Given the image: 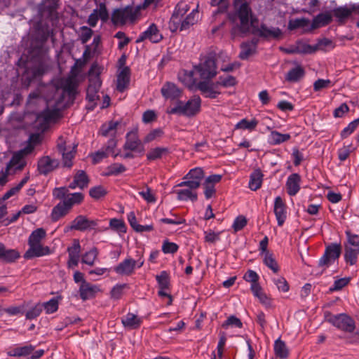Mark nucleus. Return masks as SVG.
<instances>
[{
    "mask_svg": "<svg viewBox=\"0 0 359 359\" xmlns=\"http://www.w3.org/2000/svg\"><path fill=\"white\" fill-rule=\"evenodd\" d=\"M78 83L74 76L61 79L57 86H50V95L46 97L47 107L36 116L34 128L40 132L47 130L60 117V109L72 102L77 93Z\"/></svg>",
    "mask_w": 359,
    "mask_h": 359,
    "instance_id": "1",
    "label": "nucleus"
},
{
    "mask_svg": "<svg viewBox=\"0 0 359 359\" xmlns=\"http://www.w3.org/2000/svg\"><path fill=\"white\" fill-rule=\"evenodd\" d=\"M231 22V36L233 39L249 33L267 39H278L282 35V31L278 27H269L265 24L258 27V20L252 15L246 3L242 4L232 15Z\"/></svg>",
    "mask_w": 359,
    "mask_h": 359,
    "instance_id": "2",
    "label": "nucleus"
},
{
    "mask_svg": "<svg viewBox=\"0 0 359 359\" xmlns=\"http://www.w3.org/2000/svg\"><path fill=\"white\" fill-rule=\"evenodd\" d=\"M189 9V5L186 2L177 4L169 22V29L172 32L188 29L199 20L200 15L197 9L192 10L184 17Z\"/></svg>",
    "mask_w": 359,
    "mask_h": 359,
    "instance_id": "3",
    "label": "nucleus"
},
{
    "mask_svg": "<svg viewBox=\"0 0 359 359\" xmlns=\"http://www.w3.org/2000/svg\"><path fill=\"white\" fill-rule=\"evenodd\" d=\"M202 100L198 95H194L187 102L178 100L175 105L167 109L168 114H177L186 117L195 116L201 111Z\"/></svg>",
    "mask_w": 359,
    "mask_h": 359,
    "instance_id": "4",
    "label": "nucleus"
},
{
    "mask_svg": "<svg viewBox=\"0 0 359 359\" xmlns=\"http://www.w3.org/2000/svg\"><path fill=\"white\" fill-rule=\"evenodd\" d=\"M137 258L136 259L130 257H127L114 267V271L121 276H130L133 274L136 268H141L144 263V259L142 252H137Z\"/></svg>",
    "mask_w": 359,
    "mask_h": 359,
    "instance_id": "5",
    "label": "nucleus"
},
{
    "mask_svg": "<svg viewBox=\"0 0 359 359\" xmlns=\"http://www.w3.org/2000/svg\"><path fill=\"white\" fill-rule=\"evenodd\" d=\"M33 147L29 145L24 149L15 153L8 163L6 171L3 174L6 175L7 177L8 175L15 174L16 172L21 170L26 164V161L24 158L25 155L31 153Z\"/></svg>",
    "mask_w": 359,
    "mask_h": 359,
    "instance_id": "6",
    "label": "nucleus"
},
{
    "mask_svg": "<svg viewBox=\"0 0 359 359\" xmlns=\"http://www.w3.org/2000/svg\"><path fill=\"white\" fill-rule=\"evenodd\" d=\"M123 149L141 155L144 153V143L139 137L137 127L133 128L126 134Z\"/></svg>",
    "mask_w": 359,
    "mask_h": 359,
    "instance_id": "7",
    "label": "nucleus"
},
{
    "mask_svg": "<svg viewBox=\"0 0 359 359\" xmlns=\"http://www.w3.org/2000/svg\"><path fill=\"white\" fill-rule=\"evenodd\" d=\"M63 137H59L57 140V148L62 156V164L64 167L68 168L73 165L72 160L76 153V145L74 144H68Z\"/></svg>",
    "mask_w": 359,
    "mask_h": 359,
    "instance_id": "8",
    "label": "nucleus"
},
{
    "mask_svg": "<svg viewBox=\"0 0 359 359\" xmlns=\"http://www.w3.org/2000/svg\"><path fill=\"white\" fill-rule=\"evenodd\" d=\"M341 245L337 243H332L327 246L323 255L318 261V266L323 269L328 268L337 260L341 255Z\"/></svg>",
    "mask_w": 359,
    "mask_h": 359,
    "instance_id": "9",
    "label": "nucleus"
},
{
    "mask_svg": "<svg viewBox=\"0 0 359 359\" xmlns=\"http://www.w3.org/2000/svg\"><path fill=\"white\" fill-rule=\"evenodd\" d=\"M101 83L102 82L99 75H90L89 76V85L86 93V100L89 102L88 106L89 109H93L96 105V102L99 99L98 92Z\"/></svg>",
    "mask_w": 359,
    "mask_h": 359,
    "instance_id": "10",
    "label": "nucleus"
},
{
    "mask_svg": "<svg viewBox=\"0 0 359 359\" xmlns=\"http://www.w3.org/2000/svg\"><path fill=\"white\" fill-rule=\"evenodd\" d=\"M136 18V12L132 6L116 9L111 15V21L115 25H123L128 22H133Z\"/></svg>",
    "mask_w": 359,
    "mask_h": 359,
    "instance_id": "11",
    "label": "nucleus"
},
{
    "mask_svg": "<svg viewBox=\"0 0 359 359\" xmlns=\"http://www.w3.org/2000/svg\"><path fill=\"white\" fill-rule=\"evenodd\" d=\"M328 321L338 329L347 332H353L355 327L354 320L345 313L331 316Z\"/></svg>",
    "mask_w": 359,
    "mask_h": 359,
    "instance_id": "12",
    "label": "nucleus"
},
{
    "mask_svg": "<svg viewBox=\"0 0 359 359\" xmlns=\"http://www.w3.org/2000/svg\"><path fill=\"white\" fill-rule=\"evenodd\" d=\"M216 64L212 58H208L199 65L194 67V71L198 73L201 79H210L217 74Z\"/></svg>",
    "mask_w": 359,
    "mask_h": 359,
    "instance_id": "13",
    "label": "nucleus"
},
{
    "mask_svg": "<svg viewBox=\"0 0 359 359\" xmlns=\"http://www.w3.org/2000/svg\"><path fill=\"white\" fill-rule=\"evenodd\" d=\"M203 177L204 172L202 168H195L191 169L184 177V179L187 180L180 182L178 184V187H191L192 188H198L201 184V181Z\"/></svg>",
    "mask_w": 359,
    "mask_h": 359,
    "instance_id": "14",
    "label": "nucleus"
},
{
    "mask_svg": "<svg viewBox=\"0 0 359 359\" xmlns=\"http://www.w3.org/2000/svg\"><path fill=\"white\" fill-rule=\"evenodd\" d=\"M116 147V141L114 138L109 140L108 144L101 148L96 152L92 153L90 156L92 158L93 163L94 164L99 163L104 158H107L109 155H112L114 158L118 156V153H116L114 149Z\"/></svg>",
    "mask_w": 359,
    "mask_h": 359,
    "instance_id": "15",
    "label": "nucleus"
},
{
    "mask_svg": "<svg viewBox=\"0 0 359 359\" xmlns=\"http://www.w3.org/2000/svg\"><path fill=\"white\" fill-rule=\"evenodd\" d=\"M222 178V175L215 174L207 177L202 184L203 194L206 199L215 197L216 195L215 185L218 184Z\"/></svg>",
    "mask_w": 359,
    "mask_h": 359,
    "instance_id": "16",
    "label": "nucleus"
},
{
    "mask_svg": "<svg viewBox=\"0 0 359 359\" xmlns=\"http://www.w3.org/2000/svg\"><path fill=\"white\" fill-rule=\"evenodd\" d=\"M29 248L24 255V258L27 259L34 257H40L51 254V250L48 246L41 243L28 244Z\"/></svg>",
    "mask_w": 359,
    "mask_h": 359,
    "instance_id": "17",
    "label": "nucleus"
},
{
    "mask_svg": "<svg viewBox=\"0 0 359 359\" xmlns=\"http://www.w3.org/2000/svg\"><path fill=\"white\" fill-rule=\"evenodd\" d=\"M100 291L99 285L83 281L79 286V293L81 299L86 301L94 298Z\"/></svg>",
    "mask_w": 359,
    "mask_h": 359,
    "instance_id": "18",
    "label": "nucleus"
},
{
    "mask_svg": "<svg viewBox=\"0 0 359 359\" xmlns=\"http://www.w3.org/2000/svg\"><path fill=\"white\" fill-rule=\"evenodd\" d=\"M97 225L95 221L89 220L83 215L77 216L67 227V230L85 231L93 229Z\"/></svg>",
    "mask_w": 359,
    "mask_h": 359,
    "instance_id": "19",
    "label": "nucleus"
},
{
    "mask_svg": "<svg viewBox=\"0 0 359 359\" xmlns=\"http://www.w3.org/2000/svg\"><path fill=\"white\" fill-rule=\"evenodd\" d=\"M273 212L278 225L281 226L287 219V212L286 205L280 196H277L274 199Z\"/></svg>",
    "mask_w": 359,
    "mask_h": 359,
    "instance_id": "20",
    "label": "nucleus"
},
{
    "mask_svg": "<svg viewBox=\"0 0 359 359\" xmlns=\"http://www.w3.org/2000/svg\"><path fill=\"white\" fill-rule=\"evenodd\" d=\"M197 88L206 97L215 98L220 94L217 82L212 83L207 81H200L197 84Z\"/></svg>",
    "mask_w": 359,
    "mask_h": 359,
    "instance_id": "21",
    "label": "nucleus"
},
{
    "mask_svg": "<svg viewBox=\"0 0 359 359\" xmlns=\"http://www.w3.org/2000/svg\"><path fill=\"white\" fill-rule=\"evenodd\" d=\"M163 39L161 34L155 24H151L149 27L139 36L137 42H141L146 39L152 43H158Z\"/></svg>",
    "mask_w": 359,
    "mask_h": 359,
    "instance_id": "22",
    "label": "nucleus"
},
{
    "mask_svg": "<svg viewBox=\"0 0 359 359\" xmlns=\"http://www.w3.org/2000/svg\"><path fill=\"white\" fill-rule=\"evenodd\" d=\"M59 165L58 161L46 156L38 161V170L40 174L47 175L53 171Z\"/></svg>",
    "mask_w": 359,
    "mask_h": 359,
    "instance_id": "23",
    "label": "nucleus"
},
{
    "mask_svg": "<svg viewBox=\"0 0 359 359\" xmlns=\"http://www.w3.org/2000/svg\"><path fill=\"white\" fill-rule=\"evenodd\" d=\"M161 93L167 100H175L181 97V90L173 83L166 82L161 88Z\"/></svg>",
    "mask_w": 359,
    "mask_h": 359,
    "instance_id": "24",
    "label": "nucleus"
},
{
    "mask_svg": "<svg viewBox=\"0 0 359 359\" xmlns=\"http://www.w3.org/2000/svg\"><path fill=\"white\" fill-rule=\"evenodd\" d=\"M301 177L299 174L290 175L286 181L287 192L290 196L296 195L300 189Z\"/></svg>",
    "mask_w": 359,
    "mask_h": 359,
    "instance_id": "25",
    "label": "nucleus"
},
{
    "mask_svg": "<svg viewBox=\"0 0 359 359\" xmlns=\"http://www.w3.org/2000/svg\"><path fill=\"white\" fill-rule=\"evenodd\" d=\"M198 188H192L191 187H185L184 189H181L176 191L177 199L180 201H191L195 202L198 199V194L196 189Z\"/></svg>",
    "mask_w": 359,
    "mask_h": 359,
    "instance_id": "26",
    "label": "nucleus"
},
{
    "mask_svg": "<svg viewBox=\"0 0 359 359\" xmlns=\"http://www.w3.org/2000/svg\"><path fill=\"white\" fill-rule=\"evenodd\" d=\"M121 322L126 328L134 330L140 327L142 318L133 313H128L121 319Z\"/></svg>",
    "mask_w": 359,
    "mask_h": 359,
    "instance_id": "27",
    "label": "nucleus"
},
{
    "mask_svg": "<svg viewBox=\"0 0 359 359\" xmlns=\"http://www.w3.org/2000/svg\"><path fill=\"white\" fill-rule=\"evenodd\" d=\"M257 42V39H252L250 41L243 43L241 45L239 57L242 60H246L253 55L256 51Z\"/></svg>",
    "mask_w": 359,
    "mask_h": 359,
    "instance_id": "28",
    "label": "nucleus"
},
{
    "mask_svg": "<svg viewBox=\"0 0 359 359\" xmlns=\"http://www.w3.org/2000/svg\"><path fill=\"white\" fill-rule=\"evenodd\" d=\"M266 129L270 131V134L268 136V142L271 145H277L285 142H287L290 139V135L288 133L283 134L272 129L267 126Z\"/></svg>",
    "mask_w": 359,
    "mask_h": 359,
    "instance_id": "29",
    "label": "nucleus"
},
{
    "mask_svg": "<svg viewBox=\"0 0 359 359\" xmlns=\"http://www.w3.org/2000/svg\"><path fill=\"white\" fill-rule=\"evenodd\" d=\"M170 153L168 147H156L150 149L146 154L147 159L149 161H154L159 160L163 157L167 156Z\"/></svg>",
    "mask_w": 359,
    "mask_h": 359,
    "instance_id": "30",
    "label": "nucleus"
},
{
    "mask_svg": "<svg viewBox=\"0 0 359 359\" xmlns=\"http://www.w3.org/2000/svg\"><path fill=\"white\" fill-rule=\"evenodd\" d=\"M29 179V175L27 173L22 179V180L15 185L14 187H11L9 190H8L4 196L1 198V201H5L9 198H11L13 196H17L18 194L20 192L21 189L24 187V185L28 182Z\"/></svg>",
    "mask_w": 359,
    "mask_h": 359,
    "instance_id": "31",
    "label": "nucleus"
},
{
    "mask_svg": "<svg viewBox=\"0 0 359 359\" xmlns=\"http://www.w3.org/2000/svg\"><path fill=\"white\" fill-rule=\"evenodd\" d=\"M88 184L87 175L83 170H79L74 175V180L69 184V188L74 189L76 188L83 189Z\"/></svg>",
    "mask_w": 359,
    "mask_h": 359,
    "instance_id": "32",
    "label": "nucleus"
},
{
    "mask_svg": "<svg viewBox=\"0 0 359 359\" xmlns=\"http://www.w3.org/2000/svg\"><path fill=\"white\" fill-rule=\"evenodd\" d=\"M70 210L62 201H60L52 209L50 213L51 219L53 222H56L67 215Z\"/></svg>",
    "mask_w": 359,
    "mask_h": 359,
    "instance_id": "33",
    "label": "nucleus"
},
{
    "mask_svg": "<svg viewBox=\"0 0 359 359\" xmlns=\"http://www.w3.org/2000/svg\"><path fill=\"white\" fill-rule=\"evenodd\" d=\"M130 82V70L128 67L123 68L117 76V90L123 92L128 86Z\"/></svg>",
    "mask_w": 359,
    "mask_h": 359,
    "instance_id": "34",
    "label": "nucleus"
},
{
    "mask_svg": "<svg viewBox=\"0 0 359 359\" xmlns=\"http://www.w3.org/2000/svg\"><path fill=\"white\" fill-rule=\"evenodd\" d=\"M250 290L253 295L259 299L261 304H262L266 307H269L271 306V299L263 291L260 285L250 287Z\"/></svg>",
    "mask_w": 359,
    "mask_h": 359,
    "instance_id": "35",
    "label": "nucleus"
},
{
    "mask_svg": "<svg viewBox=\"0 0 359 359\" xmlns=\"http://www.w3.org/2000/svg\"><path fill=\"white\" fill-rule=\"evenodd\" d=\"M20 257L19 252L13 249H6L0 243V259L6 262H13Z\"/></svg>",
    "mask_w": 359,
    "mask_h": 359,
    "instance_id": "36",
    "label": "nucleus"
},
{
    "mask_svg": "<svg viewBox=\"0 0 359 359\" xmlns=\"http://www.w3.org/2000/svg\"><path fill=\"white\" fill-rule=\"evenodd\" d=\"M83 200V194L80 192L68 193L66 197L62 201L69 209H72L75 205L80 204Z\"/></svg>",
    "mask_w": 359,
    "mask_h": 359,
    "instance_id": "37",
    "label": "nucleus"
},
{
    "mask_svg": "<svg viewBox=\"0 0 359 359\" xmlns=\"http://www.w3.org/2000/svg\"><path fill=\"white\" fill-rule=\"evenodd\" d=\"M304 68L297 65L287 72L285 76V79L289 82L295 83L304 77Z\"/></svg>",
    "mask_w": 359,
    "mask_h": 359,
    "instance_id": "38",
    "label": "nucleus"
},
{
    "mask_svg": "<svg viewBox=\"0 0 359 359\" xmlns=\"http://www.w3.org/2000/svg\"><path fill=\"white\" fill-rule=\"evenodd\" d=\"M359 255V247L345 246L344 258L351 265L356 264Z\"/></svg>",
    "mask_w": 359,
    "mask_h": 359,
    "instance_id": "39",
    "label": "nucleus"
},
{
    "mask_svg": "<svg viewBox=\"0 0 359 359\" xmlns=\"http://www.w3.org/2000/svg\"><path fill=\"white\" fill-rule=\"evenodd\" d=\"M263 175L259 170L254 171L250 177L249 188L252 191L259 189L262 184Z\"/></svg>",
    "mask_w": 359,
    "mask_h": 359,
    "instance_id": "40",
    "label": "nucleus"
},
{
    "mask_svg": "<svg viewBox=\"0 0 359 359\" xmlns=\"http://www.w3.org/2000/svg\"><path fill=\"white\" fill-rule=\"evenodd\" d=\"M332 20L331 15L328 13H320L316 16L311 26V29H316L329 24Z\"/></svg>",
    "mask_w": 359,
    "mask_h": 359,
    "instance_id": "41",
    "label": "nucleus"
},
{
    "mask_svg": "<svg viewBox=\"0 0 359 359\" xmlns=\"http://www.w3.org/2000/svg\"><path fill=\"white\" fill-rule=\"evenodd\" d=\"M274 352L276 355L281 359L287 358L289 354V351L285 343L280 339L275 341Z\"/></svg>",
    "mask_w": 359,
    "mask_h": 359,
    "instance_id": "42",
    "label": "nucleus"
},
{
    "mask_svg": "<svg viewBox=\"0 0 359 359\" xmlns=\"http://www.w3.org/2000/svg\"><path fill=\"white\" fill-rule=\"evenodd\" d=\"M119 125L118 121H110L103 124L100 133L104 137H115L116 134L117 126Z\"/></svg>",
    "mask_w": 359,
    "mask_h": 359,
    "instance_id": "43",
    "label": "nucleus"
},
{
    "mask_svg": "<svg viewBox=\"0 0 359 359\" xmlns=\"http://www.w3.org/2000/svg\"><path fill=\"white\" fill-rule=\"evenodd\" d=\"M46 236V231L43 228H38L33 231L28 238V244L41 243Z\"/></svg>",
    "mask_w": 359,
    "mask_h": 359,
    "instance_id": "44",
    "label": "nucleus"
},
{
    "mask_svg": "<svg viewBox=\"0 0 359 359\" xmlns=\"http://www.w3.org/2000/svg\"><path fill=\"white\" fill-rule=\"evenodd\" d=\"M109 228L120 235L126 233L127 231V227L123 220L116 218H113L109 220Z\"/></svg>",
    "mask_w": 359,
    "mask_h": 359,
    "instance_id": "45",
    "label": "nucleus"
},
{
    "mask_svg": "<svg viewBox=\"0 0 359 359\" xmlns=\"http://www.w3.org/2000/svg\"><path fill=\"white\" fill-rule=\"evenodd\" d=\"M34 349L32 345L24 346L21 347H15L8 351V354L10 356L20 357L29 355Z\"/></svg>",
    "mask_w": 359,
    "mask_h": 359,
    "instance_id": "46",
    "label": "nucleus"
},
{
    "mask_svg": "<svg viewBox=\"0 0 359 359\" xmlns=\"http://www.w3.org/2000/svg\"><path fill=\"white\" fill-rule=\"evenodd\" d=\"M262 257L264 264L273 273H277L279 271L277 262L271 252H266V255H262Z\"/></svg>",
    "mask_w": 359,
    "mask_h": 359,
    "instance_id": "47",
    "label": "nucleus"
},
{
    "mask_svg": "<svg viewBox=\"0 0 359 359\" xmlns=\"http://www.w3.org/2000/svg\"><path fill=\"white\" fill-rule=\"evenodd\" d=\"M309 20L304 18L292 19L289 20L288 29L290 30H294L297 28L305 29L309 25Z\"/></svg>",
    "mask_w": 359,
    "mask_h": 359,
    "instance_id": "48",
    "label": "nucleus"
},
{
    "mask_svg": "<svg viewBox=\"0 0 359 359\" xmlns=\"http://www.w3.org/2000/svg\"><path fill=\"white\" fill-rule=\"evenodd\" d=\"M98 255L97 248H92L86 252L82 257V262L89 266H93Z\"/></svg>",
    "mask_w": 359,
    "mask_h": 359,
    "instance_id": "49",
    "label": "nucleus"
},
{
    "mask_svg": "<svg viewBox=\"0 0 359 359\" xmlns=\"http://www.w3.org/2000/svg\"><path fill=\"white\" fill-rule=\"evenodd\" d=\"M257 124L258 121L255 118H252L250 121H248L246 118H243L236 123L235 129L253 130L255 129Z\"/></svg>",
    "mask_w": 359,
    "mask_h": 359,
    "instance_id": "50",
    "label": "nucleus"
},
{
    "mask_svg": "<svg viewBox=\"0 0 359 359\" xmlns=\"http://www.w3.org/2000/svg\"><path fill=\"white\" fill-rule=\"evenodd\" d=\"M359 125V118H356L348 123L341 132V138H346L351 135Z\"/></svg>",
    "mask_w": 359,
    "mask_h": 359,
    "instance_id": "51",
    "label": "nucleus"
},
{
    "mask_svg": "<svg viewBox=\"0 0 359 359\" xmlns=\"http://www.w3.org/2000/svg\"><path fill=\"white\" fill-rule=\"evenodd\" d=\"M163 135V131L161 128H155L151 130L144 138V143H149L161 138Z\"/></svg>",
    "mask_w": 359,
    "mask_h": 359,
    "instance_id": "52",
    "label": "nucleus"
},
{
    "mask_svg": "<svg viewBox=\"0 0 359 359\" xmlns=\"http://www.w3.org/2000/svg\"><path fill=\"white\" fill-rule=\"evenodd\" d=\"M138 194L143 198L144 201H146L149 203H154L156 201L155 194L153 193L152 190L148 187H147L145 189L140 191Z\"/></svg>",
    "mask_w": 359,
    "mask_h": 359,
    "instance_id": "53",
    "label": "nucleus"
},
{
    "mask_svg": "<svg viewBox=\"0 0 359 359\" xmlns=\"http://www.w3.org/2000/svg\"><path fill=\"white\" fill-rule=\"evenodd\" d=\"M126 167L121 163H113L107 168V175H117L126 171Z\"/></svg>",
    "mask_w": 359,
    "mask_h": 359,
    "instance_id": "54",
    "label": "nucleus"
},
{
    "mask_svg": "<svg viewBox=\"0 0 359 359\" xmlns=\"http://www.w3.org/2000/svg\"><path fill=\"white\" fill-rule=\"evenodd\" d=\"M273 281L280 292H286L289 290V285L283 277L274 278Z\"/></svg>",
    "mask_w": 359,
    "mask_h": 359,
    "instance_id": "55",
    "label": "nucleus"
},
{
    "mask_svg": "<svg viewBox=\"0 0 359 359\" xmlns=\"http://www.w3.org/2000/svg\"><path fill=\"white\" fill-rule=\"evenodd\" d=\"M178 245L172 242H170L168 240L163 241L162 245V251L165 254H174L178 250Z\"/></svg>",
    "mask_w": 359,
    "mask_h": 359,
    "instance_id": "56",
    "label": "nucleus"
},
{
    "mask_svg": "<svg viewBox=\"0 0 359 359\" xmlns=\"http://www.w3.org/2000/svg\"><path fill=\"white\" fill-rule=\"evenodd\" d=\"M156 280L161 289H168L169 286V277L166 271H163L156 276Z\"/></svg>",
    "mask_w": 359,
    "mask_h": 359,
    "instance_id": "57",
    "label": "nucleus"
},
{
    "mask_svg": "<svg viewBox=\"0 0 359 359\" xmlns=\"http://www.w3.org/2000/svg\"><path fill=\"white\" fill-rule=\"evenodd\" d=\"M93 34V31L90 28L83 26L79 30V39L82 43H86L90 40Z\"/></svg>",
    "mask_w": 359,
    "mask_h": 359,
    "instance_id": "58",
    "label": "nucleus"
},
{
    "mask_svg": "<svg viewBox=\"0 0 359 359\" xmlns=\"http://www.w3.org/2000/svg\"><path fill=\"white\" fill-rule=\"evenodd\" d=\"M47 313H53L58 309V301L56 298H52L49 301L45 302L43 306Z\"/></svg>",
    "mask_w": 359,
    "mask_h": 359,
    "instance_id": "59",
    "label": "nucleus"
},
{
    "mask_svg": "<svg viewBox=\"0 0 359 359\" xmlns=\"http://www.w3.org/2000/svg\"><path fill=\"white\" fill-rule=\"evenodd\" d=\"M229 326L241 328L243 323L239 318L234 316H229L227 320L222 324V327L227 329Z\"/></svg>",
    "mask_w": 359,
    "mask_h": 359,
    "instance_id": "60",
    "label": "nucleus"
},
{
    "mask_svg": "<svg viewBox=\"0 0 359 359\" xmlns=\"http://www.w3.org/2000/svg\"><path fill=\"white\" fill-rule=\"evenodd\" d=\"M89 194L92 198L97 200L104 196L107 194V191L103 187L97 186L91 188L90 189Z\"/></svg>",
    "mask_w": 359,
    "mask_h": 359,
    "instance_id": "61",
    "label": "nucleus"
},
{
    "mask_svg": "<svg viewBox=\"0 0 359 359\" xmlns=\"http://www.w3.org/2000/svg\"><path fill=\"white\" fill-rule=\"evenodd\" d=\"M243 278L247 282L251 283L250 287H252L254 285H259L258 283L259 276L255 271L252 270H248L244 275Z\"/></svg>",
    "mask_w": 359,
    "mask_h": 359,
    "instance_id": "62",
    "label": "nucleus"
},
{
    "mask_svg": "<svg viewBox=\"0 0 359 359\" xmlns=\"http://www.w3.org/2000/svg\"><path fill=\"white\" fill-rule=\"evenodd\" d=\"M247 224V219L244 216L240 215L237 217L232 224L234 231L237 232L243 229Z\"/></svg>",
    "mask_w": 359,
    "mask_h": 359,
    "instance_id": "63",
    "label": "nucleus"
},
{
    "mask_svg": "<svg viewBox=\"0 0 359 359\" xmlns=\"http://www.w3.org/2000/svg\"><path fill=\"white\" fill-rule=\"evenodd\" d=\"M69 193V190L67 188L62 187H56L53 190V196L54 198L59 199L63 201L66 197L67 194Z\"/></svg>",
    "mask_w": 359,
    "mask_h": 359,
    "instance_id": "64",
    "label": "nucleus"
}]
</instances>
